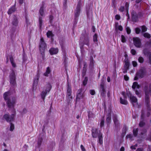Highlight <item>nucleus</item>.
Listing matches in <instances>:
<instances>
[{
    "instance_id": "f257e3e1",
    "label": "nucleus",
    "mask_w": 151,
    "mask_h": 151,
    "mask_svg": "<svg viewBox=\"0 0 151 151\" xmlns=\"http://www.w3.org/2000/svg\"><path fill=\"white\" fill-rule=\"evenodd\" d=\"M15 91L13 90L12 92L11 91L5 92L3 94V98L6 101L8 107L10 109H14V107L16 103L17 98L14 93H15Z\"/></svg>"
},
{
    "instance_id": "f03ea898",
    "label": "nucleus",
    "mask_w": 151,
    "mask_h": 151,
    "mask_svg": "<svg viewBox=\"0 0 151 151\" xmlns=\"http://www.w3.org/2000/svg\"><path fill=\"white\" fill-rule=\"evenodd\" d=\"M90 38L89 36V33L86 29L83 30L82 32L79 40L80 47L81 51L83 49L84 45L89 47L90 45Z\"/></svg>"
},
{
    "instance_id": "7ed1b4c3",
    "label": "nucleus",
    "mask_w": 151,
    "mask_h": 151,
    "mask_svg": "<svg viewBox=\"0 0 151 151\" xmlns=\"http://www.w3.org/2000/svg\"><path fill=\"white\" fill-rule=\"evenodd\" d=\"M46 47L47 46L46 44L44 42L43 38L42 37L40 39L39 47L41 54L43 60L44 59V58L45 57L44 51Z\"/></svg>"
},
{
    "instance_id": "20e7f679",
    "label": "nucleus",
    "mask_w": 151,
    "mask_h": 151,
    "mask_svg": "<svg viewBox=\"0 0 151 151\" xmlns=\"http://www.w3.org/2000/svg\"><path fill=\"white\" fill-rule=\"evenodd\" d=\"M81 1H79L78 2L77 7L74 11V19L73 25L76 24L77 23L78 17L79 16L80 12Z\"/></svg>"
},
{
    "instance_id": "39448f33",
    "label": "nucleus",
    "mask_w": 151,
    "mask_h": 151,
    "mask_svg": "<svg viewBox=\"0 0 151 151\" xmlns=\"http://www.w3.org/2000/svg\"><path fill=\"white\" fill-rule=\"evenodd\" d=\"M13 111L14 113L11 115L9 114H6L3 115V118L7 122L11 123L12 122L14 121L16 115V111L15 109H14Z\"/></svg>"
},
{
    "instance_id": "423d86ee",
    "label": "nucleus",
    "mask_w": 151,
    "mask_h": 151,
    "mask_svg": "<svg viewBox=\"0 0 151 151\" xmlns=\"http://www.w3.org/2000/svg\"><path fill=\"white\" fill-rule=\"evenodd\" d=\"M144 90L145 94V102L148 104L149 102V96H151V84H150L149 88L147 86H145Z\"/></svg>"
},
{
    "instance_id": "0eeeda50",
    "label": "nucleus",
    "mask_w": 151,
    "mask_h": 151,
    "mask_svg": "<svg viewBox=\"0 0 151 151\" xmlns=\"http://www.w3.org/2000/svg\"><path fill=\"white\" fill-rule=\"evenodd\" d=\"M84 89L82 88L78 90L77 93L76 101L79 100L81 99H83L84 96Z\"/></svg>"
},
{
    "instance_id": "6e6552de",
    "label": "nucleus",
    "mask_w": 151,
    "mask_h": 151,
    "mask_svg": "<svg viewBox=\"0 0 151 151\" xmlns=\"http://www.w3.org/2000/svg\"><path fill=\"white\" fill-rule=\"evenodd\" d=\"M100 92L101 93V96L103 97H104L106 94V92L104 88V83L103 79L101 80L100 85Z\"/></svg>"
},
{
    "instance_id": "1a4fd4ad",
    "label": "nucleus",
    "mask_w": 151,
    "mask_h": 151,
    "mask_svg": "<svg viewBox=\"0 0 151 151\" xmlns=\"http://www.w3.org/2000/svg\"><path fill=\"white\" fill-rule=\"evenodd\" d=\"M9 77L10 83L13 86H14L16 84V76L13 70L10 74Z\"/></svg>"
},
{
    "instance_id": "9d476101",
    "label": "nucleus",
    "mask_w": 151,
    "mask_h": 151,
    "mask_svg": "<svg viewBox=\"0 0 151 151\" xmlns=\"http://www.w3.org/2000/svg\"><path fill=\"white\" fill-rule=\"evenodd\" d=\"M145 74L144 70L142 69H140L137 73L136 76L134 78V80H136L138 78H142L144 76Z\"/></svg>"
},
{
    "instance_id": "9b49d317",
    "label": "nucleus",
    "mask_w": 151,
    "mask_h": 151,
    "mask_svg": "<svg viewBox=\"0 0 151 151\" xmlns=\"http://www.w3.org/2000/svg\"><path fill=\"white\" fill-rule=\"evenodd\" d=\"M124 56L125 58L124 60L125 65H124V69L123 70V73L126 72L127 70L129 69V62L127 58V55L125 54Z\"/></svg>"
},
{
    "instance_id": "f8f14e48",
    "label": "nucleus",
    "mask_w": 151,
    "mask_h": 151,
    "mask_svg": "<svg viewBox=\"0 0 151 151\" xmlns=\"http://www.w3.org/2000/svg\"><path fill=\"white\" fill-rule=\"evenodd\" d=\"M40 77V74L39 71L37 72V74L35 77L34 79L33 83V90L36 89V86H37L38 83V81L39 78Z\"/></svg>"
},
{
    "instance_id": "ddd939ff",
    "label": "nucleus",
    "mask_w": 151,
    "mask_h": 151,
    "mask_svg": "<svg viewBox=\"0 0 151 151\" xmlns=\"http://www.w3.org/2000/svg\"><path fill=\"white\" fill-rule=\"evenodd\" d=\"M133 40L135 46L137 47L140 48L141 46L140 39L138 37H134Z\"/></svg>"
},
{
    "instance_id": "4468645a",
    "label": "nucleus",
    "mask_w": 151,
    "mask_h": 151,
    "mask_svg": "<svg viewBox=\"0 0 151 151\" xmlns=\"http://www.w3.org/2000/svg\"><path fill=\"white\" fill-rule=\"evenodd\" d=\"M139 86L137 82H135L133 83V85L132 86V88L135 90V92L136 94L139 97H140L141 96L139 94V92L137 90H136V89H139Z\"/></svg>"
},
{
    "instance_id": "2eb2a0df",
    "label": "nucleus",
    "mask_w": 151,
    "mask_h": 151,
    "mask_svg": "<svg viewBox=\"0 0 151 151\" xmlns=\"http://www.w3.org/2000/svg\"><path fill=\"white\" fill-rule=\"evenodd\" d=\"M113 119L115 125V129L116 130H117L119 128L120 124L116 116L115 115L113 117Z\"/></svg>"
},
{
    "instance_id": "dca6fc26",
    "label": "nucleus",
    "mask_w": 151,
    "mask_h": 151,
    "mask_svg": "<svg viewBox=\"0 0 151 151\" xmlns=\"http://www.w3.org/2000/svg\"><path fill=\"white\" fill-rule=\"evenodd\" d=\"M18 21L17 17L15 15H14L12 19V24L13 25L17 27L18 26Z\"/></svg>"
},
{
    "instance_id": "f3484780",
    "label": "nucleus",
    "mask_w": 151,
    "mask_h": 151,
    "mask_svg": "<svg viewBox=\"0 0 151 151\" xmlns=\"http://www.w3.org/2000/svg\"><path fill=\"white\" fill-rule=\"evenodd\" d=\"M100 132H101V131H99L98 132V130L96 129H92V135L93 137L97 138L98 137Z\"/></svg>"
},
{
    "instance_id": "a211bd4d",
    "label": "nucleus",
    "mask_w": 151,
    "mask_h": 151,
    "mask_svg": "<svg viewBox=\"0 0 151 151\" xmlns=\"http://www.w3.org/2000/svg\"><path fill=\"white\" fill-rule=\"evenodd\" d=\"M130 99L133 105L134 106L137 107L138 106L137 99L136 97L134 96H131Z\"/></svg>"
},
{
    "instance_id": "6ab92c4d",
    "label": "nucleus",
    "mask_w": 151,
    "mask_h": 151,
    "mask_svg": "<svg viewBox=\"0 0 151 151\" xmlns=\"http://www.w3.org/2000/svg\"><path fill=\"white\" fill-rule=\"evenodd\" d=\"M16 6V2L15 1V3L14 5L12 6L11 8L9 9L8 11V14L9 15H10L14 12L16 10V8L15 7Z\"/></svg>"
},
{
    "instance_id": "aec40b11",
    "label": "nucleus",
    "mask_w": 151,
    "mask_h": 151,
    "mask_svg": "<svg viewBox=\"0 0 151 151\" xmlns=\"http://www.w3.org/2000/svg\"><path fill=\"white\" fill-rule=\"evenodd\" d=\"M58 52V48H51L49 50V52L51 55L57 54Z\"/></svg>"
},
{
    "instance_id": "412c9836",
    "label": "nucleus",
    "mask_w": 151,
    "mask_h": 151,
    "mask_svg": "<svg viewBox=\"0 0 151 151\" xmlns=\"http://www.w3.org/2000/svg\"><path fill=\"white\" fill-rule=\"evenodd\" d=\"M87 65L86 63H84L83 69L82 71V76L83 77H84L86 74V73L87 70Z\"/></svg>"
},
{
    "instance_id": "4be33fe9",
    "label": "nucleus",
    "mask_w": 151,
    "mask_h": 151,
    "mask_svg": "<svg viewBox=\"0 0 151 151\" xmlns=\"http://www.w3.org/2000/svg\"><path fill=\"white\" fill-rule=\"evenodd\" d=\"M111 121V114L109 113L106 116V122L108 125L109 124Z\"/></svg>"
},
{
    "instance_id": "5701e85b",
    "label": "nucleus",
    "mask_w": 151,
    "mask_h": 151,
    "mask_svg": "<svg viewBox=\"0 0 151 151\" xmlns=\"http://www.w3.org/2000/svg\"><path fill=\"white\" fill-rule=\"evenodd\" d=\"M44 4L45 3L43 1L42 2V6L41 7L39 10L40 14L42 16H43L44 14Z\"/></svg>"
},
{
    "instance_id": "b1692460",
    "label": "nucleus",
    "mask_w": 151,
    "mask_h": 151,
    "mask_svg": "<svg viewBox=\"0 0 151 151\" xmlns=\"http://www.w3.org/2000/svg\"><path fill=\"white\" fill-rule=\"evenodd\" d=\"M10 60L12 67H15L16 66V63L14 62V59L12 55H10L9 56Z\"/></svg>"
},
{
    "instance_id": "393cba45",
    "label": "nucleus",
    "mask_w": 151,
    "mask_h": 151,
    "mask_svg": "<svg viewBox=\"0 0 151 151\" xmlns=\"http://www.w3.org/2000/svg\"><path fill=\"white\" fill-rule=\"evenodd\" d=\"M59 43L62 50H63L64 49V40L63 39H60L59 40Z\"/></svg>"
},
{
    "instance_id": "a878e982",
    "label": "nucleus",
    "mask_w": 151,
    "mask_h": 151,
    "mask_svg": "<svg viewBox=\"0 0 151 151\" xmlns=\"http://www.w3.org/2000/svg\"><path fill=\"white\" fill-rule=\"evenodd\" d=\"M45 86L46 88L45 90V91H46L47 92L49 93L52 88V86L49 83H48Z\"/></svg>"
},
{
    "instance_id": "bb28decb",
    "label": "nucleus",
    "mask_w": 151,
    "mask_h": 151,
    "mask_svg": "<svg viewBox=\"0 0 151 151\" xmlns=\"http://www.w3.org/2000/svg\"><path fill=\"white\" fill-rule=\"evenodd\" d=\"M43 21L42 19V17H39V29L41 31L42 26V25Z\"/></svg>"
},
{
    "instance_id": "cd10ccee",
    "label": "nucleus",
    "mask_w": 151,
    "mask_h": 151,
    "mask_svg": "<svg viewBox=\"0 0 151 151\" xmlns=\"http://www.w3.org/2000/svg\"><path fill=\"white\" fill-rule=\"evenodd\" d=\"M98 138L99 140H98V142L99 143L100 145H101L103 143V138L102 134L101 132H100Z\"/></svg>"
},
{
    "instance_id": "c85d7f7f",
    "label": "nucleus",
    "mask_w": 151,
    "mask_h": 151,
    "mask_svg": "<svg viewBox=\"0 0 151 151\" xmlns=\"http://www.w3.org/2000/svg\"><path fill=\"white\" fill-rule=\"evenodd\" d=\"M43 138L42 137H40L38 139L37 146L38 148H40L41 146Z\"/></svg>"
},
{
    "instance_id": "c756f323",
    "label": "nucleus",
    "mask_w": 151,
    "mask_h": 151,
    "mask_svg": "<svg viewBox=\"0 0 151 151\" xmlns=\"http://www.w3.org/2000/svg\"><path fill=\"white\" fill-rule=\"evenodd\" d=\"M66 101L68 104L70 103V101L73 99V97L71 96V95H69L68 96V94H67L66 96Z\"/></svg>"
},
{
    "instance_id": "7c9ffc66",
    "label": "nucleus",
    "mask_w": 151,
    "mask_h": 151,
    "mask_svg": "<svg viewBox=\"0 0 151 151\" xmlns=\"http://www.w3.org/2000/svg\"><path fill=\"white\" fill-rule=\"evenodd\" d=\"M67 94H68V96L69 95H71L72 91L71 87L69 85V84L67 85Z\"/></svg>"
},
{
    "instance_id": "2f4dec72",
    "label": "nucleus",
    "mask_w": 151,
    "mask_h": 151,
    "mask_svg": "<svg viewBox=\"0 0 151 151\" xmlns=\"http://www.w3.org/2000/svg\"><path fill=\"white\" fill-rule=\"evenodd\" d=\"M51 72V70L49 67L47 68L46 72L44 73V75L45 76L47 77Z\"/></svg>"
},
{
    "instance_id": "473e14b6",
    "label": "nucleus",
    "mask_w": 151,
    "mask_h": 151,
    "mask_svg": "<svg viewBox=\"0 0 151 151\" xmlns=\"http://www.w3.org/2000/svg\"><path fill=\"white\" fill-rule=\"evenodd\" d=\"M129 6V4L127 2H126L125 4V7H123V12L125 11V12H127V14H128L127 12H128V10Z\"/></svg>"
},
{
    "instance_id": "72a5a7b5",
    "label": "nucleus",
    "mask_w": 151,
    "mask_h": 151,
    "mask_svg": "<svg viewBox=\"0 0 151 151\" xmlns=\"http://www.w3.org/2000/svg\"><path fill=\"white\" fill-rule=\"evenodd\" d=\"M90 68H92L94 65V61L93 58L92 57L90 58Z\"/></svg>"
},
{
    "instance_id": "f704fd0d",
    "label": "nucleus",
    "mask_w": 151,
    "mask_h": 151,
    "mask_svg": "<svg viewBox=\"0 0 151 151\" xmlns=\"http://www.w3.org/2000/svg\"><path fill=\"white\" fill-rule=\"evenodd\" d=\"M47 93V92L45 91H43L42 92V93L41 94V98L42 99H43L44 100L45 99V97Z\"/></svg>"
},
{
    "instance_id": "c9c22d12",
    "label": "nucleus",
    "mask_w": 151,
    "mask_h": 151,
    "mask_svg": "<svg viewBox=\"0 0 151 151\" xmlns=\"http://www.w3.org/2000/svg\"><path fill=\"white\" fill-rule=\"evenodd\" d=\"M88 117L89 119H91V118H93L94 117V115L91 111H88Z\"/></svg>"
},
{
    "instance_id": "e433bc0d",
    "label": "nucleus",
    "mask_w": 151,
    "mask_h": 151,
    "mask_svg": "<svg viewBox=\"0 0 151 151\" xmlns=\"http://www.w3.org/2000/svg\"><path fill=\"white\" fill-rule=\"evenodd\" d=\"M65 131H64L62 133V135L61 136V139L60 142L62 143H63L65 141Z\"/></svg>"
},
{
    "instance_id": "4c0bfd02",
    "label": "nucleus",
    "mask_w": 151,
    "mask_h": 151,
    "mask_svg": "<svg viewBox=\"0 0 151 151\" xmlns=\"http://www.w3.org/2000/svg\"><path fill=\"white\" fill-rule=\"evenodd\" d=\"M46 34L47 37L48 38H49L50 37H53L54 36V35L51 31H48V32Z\"/></svg>"
},
{
    "instance_id": "58836bf2",
    "label": "nucleus",
    "mask_w": 151,
    "mask_h": 151,
    "mask_svg": "<svg viewBox=\"0 0 151 151\" xmlns=\"http://www.w3.org/2000/svg\"><path fill=\"white\" fill-rule=\"evenodd\" d=\"M23 57H22V59H23V63H25L26 61L27 58V57L26 55L25 54V53L23 52Z\"/></svg>"
},
{
    "instance_id": "ea45409f",
    "label": "nucleus",
    "mask_w": 151,
    "mask_h": 151,
    "mask_svg": "<svg viewBox=\"0 0 151 151\" xmlns=\"http://www.w3.org/2000/svg\"><path fill=\"white\" fill-rule=\"evenodd\" d=\"M104 117H103L101 118L100 124V126L101 127H102L104 126Z\"/></svg>"
},
{
    "instance_id": "a19ab883",
    "label": "nucleus",
    "mask_w": 151,
    "mask_h": 151,
    "mask_svg": "<svg viewBox=\"0 0 151 151\" xmlns=\"http://www.w3.org/2000/svg\"><path fill=\"white\" fill-rule=\"evenodd\" d=\"M138 129V128L134 129L133 130V133L134 136H136L137 134Z\"/></svg>"
},
{
    "instance_id": "79ce46f5",
    "label": "nucleus",
    "mask_w": 151,
    "mask_h": 151,
    "mask_svg": "<svg viewBox=\"0 0 151 151\" xmlns=\"http://www.w3.org/2000/svg\"><path fill=\"white\" fill-rule=\"evenodd\" d=\"M93 40L94 42H97V35L96 34H95L93 36Z\"/></svg>"
},
{
    "instance_id": "37998d69",
    "label": "nucleus",
    "mask_w": 151,
    "mask_h": 151,
    "mask_svg": "<svg viewBox=\"0 0 151 151\" xmlns=\"http://www.w3.org/2000/svg\"><path fill=\"white\" fill-rule=\"evenodd\" d=\"M87 11V15L88 18H90V16L91 15V11L90 10H86Z\"/></svg>"
},
{
    "instance_id": "c03bdc74",
    "label": "nucleus",
    "mask_w": 151,
    "mask_h": 151,
    "mask_svg": "<svg viewBox=\"0 0 151 151\" xmlns=\"http://www.w3.org/2000/svg\"><path fill=\"white\" fill-rule=\"evenodd\" d=\"M10 131H12L14 129V124L12 123H10Z\"/></svg>"
},
{
    "instance_id": "a18cd8bd",
    "label": "nucleus",
    "mask_w": 151,
    "mask_h": 151,
    "mask_svg": "<svg viewBox=\"0 0 151 151\" xmlns=\"http://www.w3.org/2000/svg\"><path fill=\"white\" fill-rule=\"evenodd\" d=\"M142 29V32H146L147 30V27L144 25L142 26L141 27Z\"/></svg>"
},
{
    "instance_id": "49530a36",
    "label": "nucleus",
    "mask_w": 151,
    "mask_h": 151,
    "mask_svg": "<svg viewBox=\"0 0 151 151\" xmlns=\"http://www.w3.org/2000/svg\"><path fill=\"white\" fill-rule=\"evenodd\" d=\"M143 36L145 37L148 38H150L151 37L150 35L147 32L144 33Z\"/></svg>"
},
{
    "instance_id": "de8ad7c7",
    "label": "nucleus",
    "mask_w": 151,
    "mask_h": 151,
    "mask_svg": "<svg viewBox=\"0 0 151 151\" xmlns=\"http://www.w3.org/2000/svg\"><path fill=\"white\" fill-rule=\"evenodd\" d=\"M138 60L139 62L141 63H142L143 62L144 59L142 57H139L138 58Z\"/></svg>"
},
{
    "instance_id": "09e8293b",
    "label": "nucleus",
    "mask_w": 151,
    "mask_h": 151,
    "mask_svg": "<svg viewBox=\"0 0 151 151\" xmlns=\"http://www.w3.org/2000/svg\"><path fill=\"white\" fill-rule=\"evenodd\" d=\"M88 81V78L87 77H85L84 80L83 81V85L84 86H85L86 84Z\"/></svg>"
},
{
    "instance_id": "8fccbe9b",
    "label": "nucleus",
    "mask_w": 151,
    "mask_h": 151,
    "mask_svg": "<svg viewBox=\"0 0 151 151\" xmlns=\"http://www.w3.org/2000/svg\"><path fill=\"white\" fill-rule=\"evenodd\" d=\"M146 45L148 46L150 48H151V40H150L149 41L147 42L146 44Z\"/></svg>"
},
{
    "instance_id": "3c124183",
    "label": "nucleus",
    "mask_w": 151,
    "mask_h": 151,
    "mask_svg": "<svg viewBox=\"0 0 151 151\" xmlns=\"http://www.w3.org/2000/svg\"><path fill=\"white\" fill-rule=\"evenodd\" d=\"M135 32L136 34H139L140 32V29L139 28H135Z\"/></svg>"
},
{
    "instance_id": "603ef678",
    "label": "nucleus",
    "mask_w": 151,
    "mask_h": 151,
    "mask_svg": "<svg viewBox=\"0 0 151 151\" xmlns=\"http://www.w3.org/2000/svg\"><path fill=\"white\" fill-rule=\"evenodd\" d=\"M116 29V30L118 29L120 31H122V27L121 25L118 26V27Z\"/></svg>"
},
{
    "instance_id": "864d4df0",
    "label": "nucleus",
    "mask_w": 151,
    "mask_h": 151,
    "mask_svg": "<svg viewBox=\"0 0 151 151\" xmlns=\"http://www.w3.org/2000/svg\"><path fill=\"white\" fill-rule=\"evenodd\" d=\"M146 132V130L145 129H144L141 132V135H142V136H141L142 137H143V135H144Z\"/></svg>"
},
{
    "instance_id": "5fc2aeb1",
    "label": "nucleus",
    "mask_w": 151,
    "mask_h": 151,
    "mask_svg": "<svg viewBox=\"0 0 151 151\" xmlns=\"http://www.w3.org/2000/svg\"><path fill=\"white\" fill-rule=\"evenodd\" d=\"M53 17L52 15H50L49 17V22L51 23L52 22Z\"/></svg>"
},
{
    "instance_id": "6e6d98bb",
    "label": "nucleus",
    "mask_w": 151,
    "mask_h": 151,
    "mask_svg": "<svg viewBox=\"0 0 151 151\" xmlns=\"http://www.w3.org/2000/svg\"><path fill=\"white\" fill-rule=\"evenodd\" d=\"M90 93L92 95H93L95 94V92L94 90H91L89 91Z\"/></svg>"
},
{
    "instance_id": "4d7b16f0",
    "label": "nucleus",
    "mask_w": 151,
    "mask_h": 151,
    "mask_svg": "<svg viewBox=\"0 0 151 151\" xmlns=\"http://www.w3.org/2000/svg\"><path fill=\"white\" fill-rule=\"evenodd\" d=\"M145 123L142 121H141L139 123V126L140 127H143L145 124Z\"/></svg>"
},
{
    "instance_id": "13d9d810",
    "label": "nucleus",
    "mask_w": 151,
    "mask_h": 151,
    "mask_svg": "<svg viewBox=\"0 0 151 151\" xmlns=\"http://www.w3.org/2000/svg\"><path fill=\"white\" fill-rule=\"evenodd\" d=\"M133 65L134 67H135L137 66V63L135 61H133L132 62Z\"/></svg>"
},
{
    "instance_id": "bf43d9fd",
    "label": "nucleus",
    "mask_w": 151,
    "mask_h": 151,
    "mask_svg": "<svg viewBox=\"0 0 151 151\" xmlns=\"http://www.w3.org/2000/svg\"><path fill=\"white\" fill-rule=\"evenodd\" d=\"M126 31L128 34H129L131 32V30L129 27H127L126 28Z\"/></svg>"
},
{
    "instance_id": "052dcab7",
    "label": "nucleus",
    "mask_w": 151,
    "mask_h": 151,
    "mask_svg": "<svg viewBox=\"0 0 151 151\" xmlns=\"http://www.w3.org/2000/svg\"><path fill=\"white\" fill-rule=\"evenodd\" d=\"M131 52L133 55H135L136 52V51L134 49H132L131 50Z\"/></svg>"
},
{
    "instance_id": "680f3d73",
    "label": "nucleus",
    "mask_w": 151,
    "mask_h": 151,
    "mask_svg": "<svg viewBox=\"0 0 151 151\" xmlns=\"http://www.w3.org/2000/svg\"><path fill=\"white\" fill-rule=\"evenodd\" d=\"M27 112V110L26 108H24L23 111L22 112V114H26Z\"/></svg>"
},
{
    "instance_id": "e2e57ef3",
    "label": "nucleus",
    "mask_w": 151,
    "mask_h": 151,
    "mask_svg": "<svg viewBox=\"0 0 151 151\" xmlns=\"http://www.w3.org/2000/svg\"><path fill=\"white\" fill-rule=\"evenodd\" d=\"M120 18V16L118 14L116 15L115 16V19L117 20L119 19Z\"/></svg>"
},
{
    "instance_id": "0e129e2a",
    "label": "nucleus",
    "mask_w": 151,
    "mask_h": 151,
    "mask_svg": "<svg viewBox=\"0 0 151 151\" xmlns=\"http://www.w3.org/2000/svg\"><path fill=\"white\" fill-rule=\"evenodd\" d=\"M81 148L82 151H86V149L82 145H81Z\"/></svg>"
},
{
    "instance_id": "69168bd1",
    "label": "nucleus",
    "mask_w": 151,
    "mask_h": 151,
    "mask_svg": "<svg viewBox=\"0 0 151 151\" xmlns=\"http://www.w3.org/2000/svg\"><path fill=\"white\" fill-rule=\"evenodd\" d=\"M124 78L125 80L127 81L129 80V78L126 75H124Z\"/></svg>"
},
{
    "instance_id": "338daca9",
    "label": "nucleus",
    "mask_w": 151,
    "mask_h": 151,
    "mask_svg": "<svg viewBox=\"0 0 151 151\" xmlns=\"http://www.w3.org/2000/svg\"><path fill=\"white\" fill-rule=\"evenodd\" d=\"M16 30V28L15 27H12V32L14 33L15 32Z\"/></svg>"
},
{
    "instance_id": "774afa93",
    "label": "nucleus",
    "mask_w": 151,
    "mask_h": 151,
    "mask_svg": "<svg viewBox=\"0 0 151 151\" xmlns=\"http://www.w3.org/2000/svg\"><path fill=\"white\" fill-rule=\"evenodd\" d=\"M24 0H19V3L20 5L22 4L23 3Z\"/></svg>"
}]
</instances>
